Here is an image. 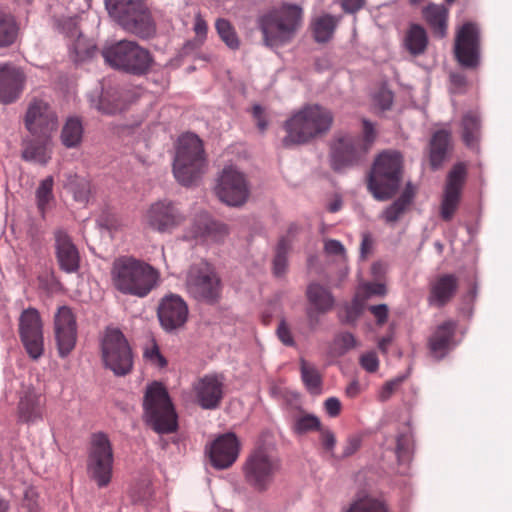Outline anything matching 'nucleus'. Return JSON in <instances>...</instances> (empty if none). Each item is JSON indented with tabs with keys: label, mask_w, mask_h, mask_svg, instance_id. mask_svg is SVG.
<instances>
[{
	"label": "nucleus",
	"mask_w": 512,
	"mask_h": 512,
	"mask_svg": "<svg viewBox=\"0 0 512 512\" xmlns=\"http://www.w3.org/2000/svg\"><path fill=\"white\" fill-rule=\"evenodd\" d=\"M59 125L56 110L47 97L32 96L24 116L26 130L36 138L51 139Z\"/></svg>",
	"instance_id": "obj_12"
},
{
	"label": "nucleus",
	"mask_w": 512,
	"mask_h": 512,
	"mask_svg": "<svg viewBox=\"0 0 512 512\" xmlns=\"http://www.w3.org/2000/svg\"><path fill=\"white\" fill-rule=\"evenodd\" d=\"M300 373L301 380L309 393L313 395L320 394L322 388V375L317 367L306 361L304 358H301Z\"/></svg>",
	"instance_id": "obj_38"
},
{
	"label": "nucleus",
	"mask_w": 512,
	"mask_h": 512,
	"mask_svg": "<svg viewBox=\"0 0 512 512\" xmlns=\"http://www.w3.org/2000/svg\"><path fill=\"white\" fill-rule=\"evenodd\" d=\"M113 463V448L107 434L94 433L88 451L87 472L99 488L106 487L111 482Z\"/></svg>",
	"instance_id": "obj_11"
},
{
	"label": "nucleus",
	"mask_w": 512,
	"mask_h": 512,
	"mask_svg": "<svg viewBox=\"0 0 512 512\" xmlns=\"http://www.w3.org/2000/svg\"><path fill=\"white\" fill-rule=\"evenodd\" d=\"M83 125L79 118L70 117L66 120L61 130V143L66 148H77L83 139Z\"/></svg>",
	"instance_id": "obj_35"
},
{
	"label": "nucleus",
	"mask_w": 512,
	"mask_h": 512,
	"mask_svg": "<svg viewBox=\"0 0 512 512\" xmlns=\"http://www.w3.org/2000/svg\"><path fill=\"white\" fill-rule=\"evenodd\" d=\"M215 29L221 40L232 50H237L240 47V40L234 26L230 21L224 18H219L215 22Z\"/></svg>",
	"instance_id": "obj_43"
},
{
	"label": "nucleus",
	"mask_w": 512,
	"mask_h": 512,
	"mask_svg": "<svg viewBox=\"0 0 512 512\" xmlns=\"http://www.w3.org/2000/svg\"><path fill=\"white\" fill-rule=\"evenodd\" d=\"M396 453L399 459L406 458L409 454V438L401 434L396 440Z\"/></svg>",
	"instance_id": "obj_57"
},
{
	"label": "nucleus",
	"mask_w": 512,
	"mask_h": 512,
	"mask_svg": "<svg viewBox=\"0 0 512 512\" xmlns=\"http://www.w3.org/2000/svg\"><path fill=\"white\" fill-rule=\"evenodd\" d=\"M428 39L426 31L418 24L411 25L405 37L407 50L413 55L422 54L427 47Z\"/></svg>",
	"instance_id": "obj_41"
},
{
	"label": "nucleus",
	"mask_w": 512,
	"mask_h": 512,
	"mask_svg": "<svg viewBox=\"0 0 512 512\" xmlns=\"http://www.w3.org/2000/svg\"><path fill=\"white\" fill-rule=\"evenodd\" d=\"M22 512H40L38 494L33 488H28L24 493L21 503Z\"/></svg>",
	"instance_id": "obj_49"
},
{
	"label": "nucleus",
	"mask_w": 512,
	"mask_h": 512,
	"mask_svg": "<svg viewBox=\"0 0 512 512\" xmlns=\"http://www.w3.org/2000/svg\"><path fill=\"white\" fill-rule=\"evenodd\" d=\"M114 289L123 295L144 298L154 290L160 273L149 263L133 256L116 258L110 270Z\"/></svg>",
	"instance_id": "obj_1"
},
{
	"label": "nucleus",
	"mask_w": 512,
	"mask_h": 512,
	"mask_svg": "<svg viewBox=\"0 0 512 512\" xmlns=\"http://www.w3.org/2000/svg\"><path fill=\"white\" fill-rule=\"evenodd\" d=\"M370 311L377 319L378 324L382 325L387 321L388 307L385 304L371 306Z\"/></svg>",
	"instance_id": "obj_62"
},
{
	"label": "nucleus",
	"mask_w": 512,
	"mask_h": 512,
	"mask_svg": "<svg viewBox=\"0 0 512 512\" xmlns=\"http://www.w3.org/2000/svg\"><path fill=\"white\" fill-rule=\"evenodd\" d=\"M18 30L15 18L0 8V48L13 45L17 39Z\"/></svg>",
	"instance_id": "obj_39"
},
{
	"label": "nucleus",
	"mask_w": 512,
	"mask_h": 512,
	"mask_svg": "<svg viewBox=\"0 0 512 512\" xmlns=\"http://www.w3.org/2000/svg\"><path fill=\"white\" fill-rule=\"evenodd\" d=\"M55 254L60 269L66 273H74L80 266V255L71 237L64 230L54 233Z\"/></svg>",
	"instance_id": "obj_25"
},
{
	"label": "nucleus",
	"mask_w": 512,
	"mask_h": 512,
	"mask_svg": "<svg viewBox=\"0 0 512 512\" xmlns=\"http://www.w3.org/2000/svg\"><path fill=\"white\" fill-rule=\"evenodd\" d=\"M362 132L363 137L360 138V143L365 147L366 151H369L377 136L374 124L367 119H363Z\"/></svg>",
	"instance_id": "obj_48"
},
{
	"label": "nucleus",
	"mask_w": 512,
	"mask_h": 512,
	"mask_svg": "<svg viewBox=\"0 0 512 512\" xmlns=\"http://www.w3.org/2000/svg\"><path fill=\"white\" fill-rule=\"evenodd\" d=\"M65 187L78 202H86L90 194V181L78 175H68Z\"/></svg>",
	"instance_id": "obj_42"
},
{
	"label": "nucleus",
	"mask_w": 512,
	"mask_h": 512,
	"mask_svg": "<svg viewBox=\"0 0 512 512\" xmlns=\"http://www.w3.org/2000/svg\"><path fill=\"white\" fill-rule=\"evenodd\" d=\"M467 177V167L464 163L455 164L447 175L441 204L440 217L449 222L458 210L462 189Z\"/></svg>",
	"instance_id": "obj_18"
},
{
	"label": "nucleus",
	"mask_w": 512,
	"mask_h": 512,
	"mask_svg": "<svg viewBox=\"0 0 512 512\" xmlns=\"http://www.w3.org/2000/svg\"><path fill=\"white\" fill-rule=\"evenodd\" d=\"M25 82L26 75L22 69L10 63H0V103L8 105L16 102Z\"/></svg>",
	"instance_id": "obj_24"
},
{
	"label": "nucleus",
	"mask_w": 512,
	"mask_h": 512,
	"mask_svg": "<svg viewBox=\"0 0 512 512\" xmlns=\"http://www.w3.org/2000/svg\"><path fill=\"white\" fill-rule=\"evenodd\" d=\"M338 19L330 14H324L314 18L311 22L313 37L318 43L328 42L337 27Z\"/></svg>",
	"instance_id": "obj_34"
},
{
	"label": "nucleus",
	"mask_w": 512,
	"mask_h": 512,
	"mask_svg": "<svg viewBox=\"0 0 512 512\" xmlns=\"http://www.w3.org/2000/svg\"><path fill=\"white\" fill-rule=\"evenodd\" d=\"M54 180L52 176L43 179L36 189V203L37 208L42 216L45 218L46 212L51 208L54 203L55 197L53 194Z\"/></svg>",
	"instance_id": "obj_40"
},
{
	"label": "nucleus",
	"mask_w": 512,
	"mask_h": 512,
	"mask_svg": "<svg viewBox=\"0 0 512 512\" xmlns=\"http://www.w3.org/2000/svg\"><path fill=\"white\" fill-rule=\"evenodd\" d=\"M415 194H416V188L414 187V185L412 183L408 182L406 184L402 194L400 195V197L397 200H399L400 202L404 203L407 206H410L415 197Z\"/></svg>",
	"instance_id": "obj_64"
},
{
	"label": "nucleus",
	"mask_w": 512,
	"mask_h": 512,
	"mask_svg": "<svg viewBox=\"0 0 512 512\" xmlns=\"http://www.w3.org/2000/svg\"><path fill=\"white\" fill-rule=\"evenodd\" d=\"M109 14L126 30L141 37L153 32L150 13L141 0H105Z\"/></svg>",
	"instance_id": "obj_9"
},
{
	"label": "nucleus",
	"mask_w": 512,
	"mask_h": 512,
	"mask_svg": "<svg viewBox=\"0 0 512 512\" xmlns=\"http://www.w3.org/2000/svg\"><path fill=\"white\" fill-rule=\"evenodd\" d=\"M448 9L443 5L429 4L423 9V17L435 36L443 38L447 34Z\"/></svg>",
	"instance_id": "obj_29"
},
{
	"label": "nucleus",
	"mask_w": 512,
	"mask_h": 512,
	"mask_svg": "<svg viewBox=\"0 0 512 512\" xmlns=\"http://www.w3.org/2000/svg\"><path fill=\"white\" fill-rule=\"evenodd\" d=\"M144 357L152 364L160 368H163L167 365L166 359L160 353L158 346L155 344L144 352Z\"/></svg>",
	"instance_id": "obj_53"
},
{
	"label": "nucleus",
	"mask_w": 512,
	"mask_h": 512,
	"mask_svg": "<svg viewBox=\"0 0 512 512\" xmlns=\"http://www.w3.org/2000/svg\"><path fill=\"white\" fill-rule=\"evenodd\" d=\"M143 407L147 423L158 433L167 434L178 427L177 414L167 389L154 381L146 388Z\"/></svg>",
	"instance_id": "obj_6"
},
{
	"label": "nucleus",
	"mask_w": 512,
	"mask_h": 512,
	"mask_svg": "<svg viewBox=\"0 0 512 512\" xmlns=\"http://www.w3.org/2000/svg\"><path fill=\"white\" fill-rule=\"evenodd\" d=\"M240 443L234 433L219 435L207 447L211 465L216 469H227L239 456Z\"/></svg>",
	"instance_id": "obj_23"
},
{
	"label": "nucleus",
	"mask_w": 512,
	"mask_h": 512,
	"mask_svg": "<svg viewBox=\"0 0 512 512\" xmlns=\"http://www.w3.org/2000/svg\"><path fill=\"white\" fill-rule=\"evenodd\" d=\"M357 345L355 337L348 332L339 334L334 340L335 350L339 355H343L348 350Z\"/></svg>",
	"instance_id": "obj_47"
},
{
	"label": "nucleus",
	"mask_w": 512,
	"mask_h": 512,
	"mask_svg": "<svg viewBox=\"0 0 512 512\" xmlns=\"http://www.w3.org/2000/svg\"><path fill=\"white\" fill-rule=\"evenodd\" d=\"M456 324L449 320L438 325L428 339V349L436 360L443 359L454 346Z\"/></svg>",
	"instance_id": "obj_27"
},
{
	"label": "nucleus",
	"mask_w": 512,
	"mask_h": 512,
	"mask_svg": "<svg viewBox=\"0 0 512 512\" xmlns=\"http://www.w3.org/2000/svg\"><path fill=\"white\" fill-rule=\"evenodd\" d=\"M101 227L109 230L116 231L120 227L119 221L113 215H103L98 219Z\"/></svg>",
	"instance_id": "obj_63"
},
{
	"label": "nucleus",
	"mask_w": 512,
	"mask_h": 512,
	"mask_svg": "<svg viewBox=\"0 0 512 512\" xmlns=\"http://www.w3.org/2000/svg\"><path fill=\"white\" fill-rule=\"evenodd\" d=\"M207 159L202 140L195 134L179 137L173 161V174L183 186L197 182L205 173Z\"/></svg>",
	"instance_id": "obj_4"
},
{
	"label": "nucleus",
	"mask_w": 512,
	"mask_h": 512,
	"mask_svg": "<svg viewBox=\"0 0 512 512\" xmlns=\"http://www.w3.org/2000/svg\"><path fill=\"white\" fill-rule=\"evenodd\" d=\"M321 423L318 417L306 414L296 419L293 429L297 434H304L309 431L319 430Z\"/></svg>",
	"instance_id": "obj_45"
},
{
	"label": "nucleus",
	"mask_w": 512,
	"mask_h": 512,
	"mask_svg": "<svg viewBox=\"0 0 512 512\" xmlns=\"http://www.w3.org/2000/svg\"><path fill=\"white\" fill-rule=\"evenodd\" d=\"M462 139L469 147H474L480 138L481 122L474 111L465 113L461 120Z\"/></svg>",
	"instance_id": "obj_36"
},
{
	"label": "nucleus",
	"mask_w": 512,
	"mask_h": 512,
	"mask_svg": "<svg viewBox=\"0 0 512 512\" xmlns=\"http://www.w3.org/2000/svg\"><path fill=\"white\" fill-rule=\"evenodd\" d=\"M360 137L349 134L338 136L331 147V165L336 171L358 164L367 154Z\"/></svg>",
	"instance_id": "obj_20"
},
{
	"label": "nucleus",
	"mask_w": 512,
	"mask_h": 512,
	"mask_svg": "<svg viewBox=\"0 0 512 512\" xmlns=\"http://www.w3.org/2000/svg\"><path fill=\"white\" fill-rule=\"evenodd\" d=\"M480 32L476 24L467 22L456 33L454 56L460 66L475 69L480 64Z\"/></svg>",
	"instance_id": "obj_16"
},
{
	"label": "nucleus",
	"mask_w": 512,
	"mask_h": 512,
	"mask_svg": "<svg viewBox=\"0 0 512 512\" xmlns=\"http://www.w3.org/2000/svg\"><path fill=\"white\" fill-rule=\"evenodd\" d=\"M361 446V439L357 436H352L347 439L343 449L342 457H349L356 453Z\"/></svg>",
	"instance_id": "obj_58"
},
{
	"label": "nucleus",
	"mask_w": 512,
	"mask_h": 512,
	"mask_svg": "<svg viewBox=\"0 0 512 512\" xmlns=\"http://www.w3.org/2000/svg\"><path fill=\"white\" fill-rule=\"evenodd\" d=\"M334 122V115L328 108L309 104L293 112L284 122L285 147L307 144L313 139L326 135Z\"/></svg>",
	"instance_id": "obj_2"
},
{
	"label": "nucleus",
	"mask_w": 512,
	"mask_h": 512,
	"mask_svg": "<svg viewBox=\"0 0 512 512\" xmlns=\"http://www.w3.org/2000/svg\"><path fill=\"white\" fill-rule=\"evenodd\" d=\"M219 199L229 206L243 205L249 196V188L243 173L234 167L223 169L216 187Z\"/></svg>",
	"instance_id": "obj_17"
},
{
	"label": "nucleus",
	"mask_w": 512,
	"mask_h": 512,
	"mask_svg": "<svg viewBox=\"0 0 512 512\" xmlns=\"http://www.w3.org/2000/svg\"><path fill=\"white\" fill-rule=\"evenodd\" d=\"M324 406L327 414L331 417L338 416L342 408L340 400L336 397H330L326 399Z\"/></svg>",
	"instance_id": "obj_59"
},
{
	"label": "nucleus",
	"mask_w": 512,
	"mask_h": 512,
	"mask_svg": "<svg viewBox=\"0 0 512 512\" xmlns=\"http://www.w3.org/2000/svg\"><path fill=\"white\" fill-rule=\"evenodd\" d=\"M18 413L21 420L34 422L42 417L41 396L33 392H27L20 399Z\"/></svg>",
	"instance_id": "obj_33"
},
{
	"label": "nucleus",
	"mask_w": 512,
	"mask_h": 512,
	"mask_svg": "<svg viewBox=\"0 0 512 512\" xmlns=\"http://www.w3.org/2000/svg\"><path fill=\"white\" fill-rule=\"evenodd\" d=\"M228 234V228L225 224L213 221L206 213L200 214L194 221L191 230L186 238L197 239L205 238L219 242Z\"/></svg>",
	"instance_id": "obj_28"
},
{
	"label": "nucleus",
	"mask_w": 512,
	"mask_h": 512,
	"mask_svg": "<svg viewBox=\"0 0 512 512\" xmlns=\"http://www.w3.org/2000/svg\"><path fill=\"white\" fill-rule=\"evenodd\" d=\"M188 292L197 300L212 303L220 294V279L208 263L193 265L187 275Z\"/></svg>",
	"instance_id": "obj_13"
},
{
	"label": "nucleus",
	"mask_w": 512,
	"mask_h": 512,
	"mask_svg": "<svg viewBox=\"0 0 512 512\" xmlns=\"http://www.w3.org/2000/svg\"><path fill=\"white\" fill-rule=\"evenodd\" d=\"M102 56L112 67L134 75L147 73L153 64L150 52L131 41H120L105 48Z\"/></svg>",
	"instance_id": "obj_7"
},
{
	"label": "nucleus",
	"mask_w": 512,
	"mask_h": 512,
	"mask_svg": "<svg viewBox=\"0 0 512 512\" xmlns=\"http://www.w3.org/2000/svg\"><path fill=\"white\" fill-rule=\"evenodd\" d=\"M101 358L105 368L116 376H125L133 369L132 349L124 334L117 328H107L101 340Z\"/></svg>",
	"instance_id": "obj_10"
},
{
	"label": "nucleus",
	"mask_w": 512,
	"mask_h": 512,
	"mask_svg": "<svg viewBox=\"0 0 512 512\" xmlns=\"http://www.w3.org/2000/svg\"><path fill=\"white\" fill-rule=\"evenodd\" d=\"M403 173V158L397 151H384L375 159L368 189L375 199L385 201L397 192Z\"/></svg>",
	"instance_id": "obj_5"
},
{
	"label": "nucleus",
	"mask_w": 512,
	"mask_h": 512,
	"mask_svg": "<svg viewBox=\"0 0 512 512\" xmlns=\"http://www.w3.org/2000/svg\"><path fill=\"white\" fill-rule=\"evenodd\" d=\"M253 117L256 121L257 127L261 132H264L268 126V122L264 115V110L260 105L253 106Z\"/></svg>",
	"instance_id": "obj_60"
},
{
	"label": "nucleus",
	"mask_w": 512,
	"mask_h": 512,
	"mask_svg": "<svg viewBox=\"0 0 512 512\" xmlns=\"http://www.w3.org/2000/svg\"><path fill=\"white\" fill-rule=\"evenodd\" d=\"M51 139L36 138L25 142L22 158L45 165L50 160L48 145Z\"/></svg>",
	"instance_id": "obj_32"
},
{
	"label": "nucleus",
	"mask_w": 512,
	"mask_h": 512,
	"mask_svg": "<svg viewBox=\"0 0 512 512\" xmlns=\"http://www.w3.org/2000/svg\"><path fill=\"white\" fill-rule=\"evenodd\" d=\"M451 135L446 130L436 131L430 141V164L438 169L446 158Z\"/></svg>",
	"instance_id": "obj_30"
},
{
	"label": "nucleus",
	"mask_w": 512,
	"mask_h": 512,
	"mask_svg": "<svg viewBox=\"0 0 512 512\" xmlns=\"http://www.w3.org/2000/svg\"><path fill=\"white\" fill-rule=\"evenodd\" d=\"M257 23L264 45L279 48L295 38L303 23V9L296 4L283 3L259 16Z\"/></svg>",
	"instance_id": "obj_3"
},
{
	"label": "nucleus",
	"mask_w": 512,
	"mask_h": 512,
	"mask_svg": "<svg viewBox=\"0 0 512 512\" xmlns=\"http://www.w3.org/2000/svg\"><path fill=\"white\" fill-rule=\"evenodd\" d=\"M185 216L169 200H160L152 203L143 215V224L146 228L158 233H171L182 225Z\"/></svg>",
	"instance_id": "obj_14"
},
{
	"label": "nucleus",
	"mask_w": 512,
	"mask_h": 512,
	"mask_svg": "<svg viewBox=\"0 0 512 512\" xmlns=\"http://www.w3.org/2000/svg\"><path fill=\"white\" fill-rule=\"evenodd\" d=\"M374 101L381 110H388L393 103V93L389 89L381 87L375 94Z\"/></svg>",
	"instance_id": "obj_50"
},
{
	"label": "nucleus",
	"mask_w": 512,
	"mask_h": 512,
	"mask_svg": "<svg viewBox=\"0 0 512 512\" xmlns=\"http://www.w3.org/2000/svg\"><path fill=\"white\" fill-rule=\"evenodd\" d=\"M54 336L59 357L66 358L74 350L77 342L76 318L67 306L60 307L55 314Z\"/></svg>",
	"instance_id": "obj_19"
},
{
	"label": "nucleus",
	"mask_w": 512,
	"mask_h": 512,
	"mask_svg": "<svg viewBox=\"0 0 512 512\" xmlns=\"http://www.w3.org/2000/svg\"><path fill=\"white\" fill-rule=\"evenodd\" d=\"M224 380L218 374H207L198 378L192 386L196 403L206 410L218 408L224 397Z\"/></svg>",
	"instance_id": "obj_21"
},
{
	"label": "nucleus",
	"mask_w": 512,
	"mask_h": 512,
	"mask_svg": "<svg viewBox=\"0 0 512 512\" xmlns=\"http://www.w3.org/2000/svg\"><path fill=\"white\" fill-rule=\"evenodd\" d=\"M19 336L23 347L32 360H38L44 353L43 324L35 308L25 309L19 318Z\"/></svg>",
	"instance_id": "obj_15"
},
{
	"label": "nucleus",
	"mask_w": 512,
	"mask_h": 512,
	"mask_svg": "<svg viewBox=\"0 0 512 512\" xmlns=\"http://www.w3.org/2000/svg\"><path fill=\"white\" fill-rule=\"evenodd\" d=\"M97 109L105 114H115L122 110V105L118 102L110 103L106 96H102L98 102Z\"/></svg>",
	"instance_id": "obj_56"
},
{
	"label": "nucleus",
	"mask_w": 512,
	"mask_h": 512,
	"mask_svg": "<svg viewBox=\"0 0 512 512\" xmlns=\"http://www.w3.org/2000/svg\"><path fill=\"white\" fill-rule=\"evenodd\" d=\"M188 305L176 294L164 296L157 309V316L162 328L167 332L182 328L188 320Z\"/></svg>",
	"instance_id": "obj_22"
},
{
	"label": "nucleus",
	"mask_w": 512,
	"mask_h": 512,
	"mask_svg": "<svg viewBox=\"0 0 512 512\" xmlns=\"http://www.w3.org/2000/svg\"><path fill=\"white\" fill-rule=\"evenodd\" d=\"M345 512H391L388 505L377 498L363 497L354 501Z\"/></svg>",
	"instance_id": "obj_44"
},
{
	"label": "nucleus",
	"mask_w": 512,
	"mask_h": 512,
	"mask_svg": "<svg viewBox=\"0 0 512 512\" xmlns=\"http://www.w3.org/2000/svg\"><path fill=\"white\" fill-rule=\"evenodd\" d=\"M360 364L367 372L374 373L378 370L379 360L375 352H368L360 357Z\"/></svg>",
	"instance_id": "obj_51"
},
{
	"label": "nucleus",
	"mask_w": 512,
	"mask_h": 512,
	"mask_svg": "<svg viewBox=\"0 0 512 512\" xmlns=\"http://www.w3.org/2000/svg\"><path fill=\"white\" fill-rule=\"evenodd\" d=\"M280 460L263 448L252 451L243 464L246 484L256 492L267 491L280 471Z\"/></svg>",
	"instance_id": "obj_8"
},
{
	"label": "nucleus",
	"mask_w": 512,
	"mask_h": 512,
	"mask_svg": "<svg viewBox=\"0 0 512 512\" xmlns=\"http://www.w3.org/2000/svg\"><path fill=\"white\" fill-rule=\"evenodd\" d=\"M402 379L397 378L390 381H387L381 388L378 398L380 401L385 402L387 401L394 392L398 389Z\"/></svg>",
	"instance_id": "obj_55"
},
{
	"label": "nucleus",
	"mask_w": 512,
	"mask_h": 512,
	"mask_svg": "<svg viewBox=\"0 0 512 512\" xmlns=\"http://www.w3.org/2000/svg\"><path fill=\"white\" fill-rule=\"evenodd\" d=\"M409 206L400 202L399 200H395L390 206H388L382 212V218L388 224H394L405 214Z\"/></svg>",
	"instance_id": "obj_46"
},
{
	"label": "nucleus",
	"mask_w": 512,
	"mask_h": 512,
	"mask_svg": "<svg viewBox=\"0 0 512 512\" xmlns=\"http://www.w3.org/2000/svg\"><path fill=\"white\" fill-rule=\"evenodd\" d=\"M459 286L458 277L454 274H443L430 284L428 303L430 306L441 308L455 296Z\"/></svg>",
	"instance_id": "obj_26"
},
{
	"label": "nucleus",
	"mask_w": 512,
	"mask_h": 512,
	"mask_svg": "<svg viewBox=\"0 0 512 512\" xmlns=\"http://www.w3.org/2000/svg\"><path fill=\"white\" fill-rule=\"evenodd\" d=\"M320 442L322 447L329 453H331L336 445V437L334 433L328 428H320Z\"/></svg>",
	"instance_id": "obj_52"
},
{
	"label": "nucleus",
	"mask_w": 512,
	"mask_h": 512,
	"mask_svg": "<svg viewBox=\"0 0 512 512\" xmlns=\"http://www.w3.org/2000/svg\"><path fill=\"white\" fill-rule=\"evenodd\" d=\"M307 297L319 313L329 311L334 305V298L330 291L317 283L308 286Z\"/></svg>",
	"instance_id": "obj_37"
},
{
	"label": "nucleus",
	"mask_w": 512,
	"mask_h": 512,
	"mask_svg": "<svg viewBox=\"0 0 512 512\" xmlns=\"http://www.w3.org/2000/svg\"><path fill=\"white\" fill-rule=\"evenodd\" d=\"M299 227L295 224L290 225L287 235L282 237L276 247V253L273 260V272L276 276H282L287 269V254L291 248L292 237L298 232Z\"/></svg>",
	"instance_id": "obj_31"
},
{
	"label": "nucleus",
	"mask_w": 512,
	"mask_h": 512,
	"mask_svg": "<svg viewBox=\"0 0 512 512\" xmlns=\"http://www.w3.org/2000/svg\"><path fill=\"white\" fill-rule=\"evenodd\" d=\"M325 252L330 255H343L345 248L338 240H327L324 245Z\"/></svg>",
	"instance_id": "obj_61"
},
{
	"label": "nucleus",
	"mask_w": 512,
	"mask_h": 512,
	"mask_svg": "<svg viewBox=\"0 0 512 512\" xmlns=\"http://www.w3.org/2000/svg\"><path fill=\"white\" fill-rule=\"evenodd\" d=\"M277 336L284 345L289 347L295 345L294 338L285 320L280 321L277 327Z\"/></svg>",
	"instance_id": "obj_54"
}]
</instances>
